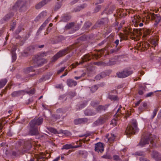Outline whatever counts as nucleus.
<instances>
[{
	"label": "nucleus",
	"mask_w": 161,
	"mask_h": 161,
	"mask_svg": "<svg viewBox=\"0 0 161 161\" xmlns=\"http://www.w3.org/2000/svg\"><path fill=\"white\" fill-rule=\"evenodd\" d=\"M152 19L155 21V24L157 25L161 21V16L159 14H155L153 13H150Z\"/></svg>",
	"instance_id": "obj_13"
},
{
	"label": "nucleus",
	"mask_w": 161,
	"mask_h": 161,
	"mask_svg": "<svg viewBox=\"0 0 161 161\" xmlns=\"http://www.w3.org/2000/svg\"><path fill=\"white\" fill-rule=\"evenodd\" d=\"M43 121V118L42 116H40L38 118H35L32 119L30 122L36 126L41 125Z\"/></svg>",
	"instance_id": "obj_11"
},
{
	"label": "nucleus",
	"mask_w": 161,
	"mask_h": 161,
	"mask_svg": "<svg viewBox=\"0 0 161 161\" xmlns=\"http://www.w3.org/2000/svg\"><path fill=\"white\" fill-rule=\"evenodd\" d=\"M67 110L64 108H60L57 109L56 113L58 114H61V115H62L64 114L65 113Z\"/></svg>",
	"instance_id": "obj_37"
},
{
	"label": "nucleus",
	"mask_w": 161,
	"mask_h": 161,
	"mask_svg": "<svg viewBox=\"0 0 161 161\" xmlns=\"http://www.w3.org/2000/svg\"><path fill=\"white\" fill-rule=\"evenodd\" d=\"M151 157L156 161H161V156L157 151H153L151 154Z\"/></svg>",
	"instance_id": "obj_15"
},
{
	"label": "nucleus",
	"mask_w": 161,
	"mask_h": 161,
	"mask_svg": "<svg viewBox=\"0 0 161 161\" xmlns=\"http://www.w3.org/2000/svg\"><path fill=\"white\" fill-rule=\"evenodd\" d=\"M84 114L86 116H91L95 115L96 113L90 109L87 108L84 111Z\"/></svg>",
	"instance_id": "obj_24"
},
{
	"label": "nucleus",
	"mask_w": 161,
	"mask_h": 161,
	"mask_svg": "<svg viewBox=\"0 0 161 161\" xmlns=\"http://www.w3.org/2000/svg\"><path fill=\"white\" fill-rule=\"evenodd\" d=\"M13 61H15L16 59V53H11Z\"/></svg>",
	"instance_id": "obj_61"
},
{
	"label": "nucleus",
	"mask_w": 161,
	"mask_h": 161,
	"mask_svg": "<svg viewBox=\"0 0 161 161\" xmlns=\"http://www.w3.org/2000/svg\"><path fill=\"white\" fill-rule=\"evenodd\" d=\"M108 98L109 99L114 101L117 100V97L116 96H114L113 95L109 94Z\"/></svg>",
	"instance_id": "obj_45"
},
{
	"label": "nucleus",
	"mask_w": 161,
	"mask_h": 161,
	"mask_svg": "<svg viewBox=\"0 0 161 161\" xmlns=\"http://www.w3.org/2000/svg\"><path fill=\"white\" fill-rule=\"evenodd\" d=\"M108 119V117L107 115H103L100 116L92 124V126L96 127L103 124Z\"/></svg>",
	"instance_id": "obj_4"
},
{
	"label": "nucleus",
	"mask_w": 161,
	"mask_h": 161,
	"mask_svg": "<svg viewBox=\"0 0 161 161\" xmlns=\"http://www.w3.org/2000/svg\"><path fill=\"white\" fill-rule=\"evenodd\" d=\"M113 160L114 161H118L120 160V158L119 156L114 155L113 156Z\"/></svg>",
	"instance_id": "obj_55"
},
{
	"label": "nucleus",
	"mask_w": 161,
	"mask_h": 161,
	"mask_svg": "<svg viewBox=\"0 0 161 161\" xmlns=\"http://www.w3.org/2000/svg\"><path fill=\"white\" fill-rule=\"evenodd\" d=\"M107 108L108 106L106 105L105 106L99 105L95 108V109L97 113H101L102 111H105Z\"/></svg>",
	"instance_id": "obj_19"
},
{
	"label": "nucleus",
	"mask_w": 161,
	"mask_h": 161,
	"mask_svg": "<svg viewBox=\"0 0 161 161\" xmlns=\"http://www.w3.org/2000/svg\"><path fill=\"white\" fill-rule=\"evenodd\" d=\"M31 31H30L29 32H28L25 35V40L28 39L30 36L31 35Z\"/></svg>",
	"instance_id": "obj_62"
},
{
	"label": "nucleus",
	"mask_w": 161,
	"mask_h": 161,
	"mask_svg": "<svg viewBox=\"0 0 161 161\" xmlns=\"http://www.w3.org/2000/svg\"><path fill=\"white\" fill-rule=\"evenodd\" d=\"M74 26V22H71L68 24L65 27V29L69 30L72 27Z\"/></svg>",
	"instance_id": "obj_39"
},
{
	"label": "nucleus",
	"mask_w": 161,
	"mask_h": 161,
	"mask_svg": "<svg viewBox=\"0 0 161 161\" xmlns=\"http://www.w3.org/2000/svg\"><path fill=\"white\" fill-rule=\"evenodd\" d=\"M66 48H68V52L66 53V54L69 52L71 53L70 54L67 55L66 56V58L67 59L70 58L72 56L74 53H75V52L77 49V46L76 44L72 45L70 46L69 47H66Z\"/></svg>",
	"instance_id": "obj_10"
},
{
	"label": "nucleus",
	"mask_w": 161,
	"mask_h": 161,
	"mask_svg": "<svg viewBox=\"0 0 161 161\" xmlns=\"http://www.w3.org/2000/svg\"><path fill=\"white\" fill-rule=\"evenodd\" d=\"M35 48V46H32L27 47L25 50L24 53L25 54H28L29 53H31Z\"/></svg>",
	"instance_id": "obj_26"
},
{
	"label": "nucleus",
	"mask_w": 161,
	"mask_h": 161,
	"mask_svg": "<svg viewBox=\"0 0 161 161\" xmlns=\"http://www.w3.org/2000/svg\"><path fill=\"white\" fill-rule=\"evenodd\" d=\"M119 119L118 118H117V119H112L110 123V125H116V124H117V120Z\"/></svg>",
	"instance_id": "obj_50"
},
{
	"label": "nucleus",
	"mask_w": 161,
	"mask_h": 161,
	"mask_svg": "<svg viewBox=\"0 0 161 161\" xmlns=\"http://www.w3.org/2000/svg\"><path fill=\"white\" fill-rule=\"evenodd\" d=\"M66 83L68 86L70 87H72L73 86H75L77 84L76 81L72 79H67Z\"/></svg>",
	"instance_id": "obj_23"
},
{
	"label": "nucleus",
	"mask_w": 161,
	"mask_h": 161,
	"mask_svg": "<svg viewBox=\"0 0 161 161\" xmlns=\"http://www.w3.org/2000/svg\"><path fill=\"white\" fill-rule=\"evenodd\" d=\"M138 130L136 120V119H133L130 125L127 127L125 131V134L128 137L130 134H135Z\"/></svg>",
	"instance_id": "obj_2"
},
{
	"label": "nucleus",
	"mask_w": 161,
	"mask_h": 161,
	"mask_svg": "<svg viewBox=\"0 0 161 161\" xmlns=\"http://www.w3.org/2000/svg\"><path fill=\"white\" fill-rule=\"evenodd\" d=\"M36 67V65L35 64L33 66H30L25 68L24 70L25 72L29 73L31 72L34 71H35L34 69Z\"/></svg>",
	"instance_id": "obj_30"
},
{
	"label": "nucleus",
	"mask_w": 161,
	"mask_h": 161,
	"mask_svg": "<svg viewBox=\"0 0 161 161\" xmlns=\"http://www.w3.org/2000/svg\"><path fill=\"white\" fill-rule=\"evenodd\" d=\"M41 155L39 156L37 158V161H39V160H41V159H43L45 158V155L42 153Z\"/></svg>",
	"instance_id": "obj_49"
},
{
	"label": "nucleus",
	"mask_w": 161,
	"mask_h": 161,
	"mask_svg": "<svg viewBox=\"0 0 161 161\" xmlns=\"http://www.w3.org/2000/svg\"><path fill=\"white\" fill-rule=\"evenodd\" d=\"M50 1V0H43L36 5V9H39L46 4Z\"/></svg>",
	"instance_id": "obj_18"
},
{
	"label": "nucleus",
	"mask_w": 161,
	"mask_h": 161,
	"mask_svg": "<svg viewBox=\"0 0 161 161\" xmlns=\"http://www.w3.org/2000/svg\"><path fill=\"white\" fill-rule=\"evenodd\" d=\"M158 111V108H155L153 112V114L151 116V119H153L154 117L156 116L157 113Z\"/></svg>",
	"instance_id": "obj_44"
},
{
	"label": "nucleus",
	"mask_w": 161,
	"mask_h": 161,
	"mask_svg": "<svg viewBox=\"0 0 161 161\" xmlns=\"http://www.w3.org/2000/svg\"><path fill=\"white\" fill-rule=\"evenodd\" d=\"M104 144L98 142L95 144V150L96 152L98 153H102L104 150Z\"/></svg>",
	"instance_id": "obj_12"
},
{
	"label": "nucleus",
	"mask_w": 161,
	"mask_h": 161,
	"mask_svg": "<svg viewBox=\"0 0 161 161\" xmlns=\"http://www.w3.org/2000/svg\"><path fill=\"white\" fill-rule=\"evenodd\" d=\"M61 6V4L60 3H57L55 6V7L54 9V11H57L58 9Z\"/></svg>",
	"instance_id": "obj_46"
},
{
	"label": "nucleus",
	"mask_w": 161,
	"mask_h": 161,
	"mask_svg": "<svg viewBox=\"0 0 161 161\" xmlns=\"http://www.w3.org/2000/svg\"><path fill=\"white\" fill-rule=\"evenodd\" d=\"M152 137V135L151 134L148 137L146 136L144 138H142L139 145L141 146H143L146 144H148L150 142L151 143H152L153 140L151 139Z\"/></svg>",
	"instance_id": "obj_7"
},
{
	"label": "nucleus",
	"mask_w": 161,
	"mask_h": 161,
	"mask_svg": "<svg viewBox=\"0 0 161 161\" xmlns=\"http://www.w3.org/2000/svg\"><path fill=\"white\" fill-rule=\"evenodd\" d=\"M108 21V18H102L100 20H98L95 25H97V27H100L101 25H103L104 24L107 22Z\"/></svg>",
	"instance_id": "obj_21"
},
{
	"label": "nucleus",
	"mask_w": 161,
	"mask_h": 161,
	"mask_svg": "<svg viewBox=\"0 0 161 161\" xmlns=\"http://www.w3.org/2000/svg\"><path fill=\"white\" fill-rule=\"evenodd\" d=\"M44 24H42V25L40 26L39 29L38 30L36 33V35L38 36L39 35V34L41 33L42 31V29H43V28L45 27V26L44 25Z\"/></svg>",
	"instance_id": "obj_42"
},
{
	"label": "nucleus",
	"mask_w": 161,
	"mask_h": 161,
	"mask_svg": "<svg viewBox=\"0 0 161 161\" xmlns=\"http://www.w3.org/2000/svg\"><path fill=\"white\" fill-rule=\"evenodd\" d=\"M29 134L31 136H35L39 134L38 127L29 122Z\"/></svg>",
	"instance_id": "obj_8"
},
{
	"label": "nucleus",
	"mask_w": 161,
	"mask_h": 161,
	"mask_svg": "<svg viewBox=\"0 0 161 161\" xmlns=\"http://www.w3.org/2000/svg\"><path fill=\"white\" fill-rule=\"evenodd\" d=\"M101 76L102 78H103L107 75V74L104 72H102L100 73Z\"/></svg>",
	"instance_id": "obj_59"
},
{
	"label": "nucleus",
	"mask_w": 161,
	"mask_h": 161,
	"mask_svg": "<svg viewBox=\"0 0 161 161\" xmlns=\"http://www.w3.org/2000/svg\"><path fill=\"white\" fill-rule=\"evenodd\" d=\"M31 147L32 145L30 141H28L25 142L24 143L23 147L21 148L20 150H19V154L22 155L25 153H29Z\"/></svg>",
	"instance_id": "obj_5"
},
{
	"label": "nucleus",
	"mask_w": 161,
	"mask_h": 161,
	"mask_svg": "<svg viewBox=\"0 0 161 161\" xmlns=\"http://www.w3.org/2000/svg\"><path fill=\"white\" fill-rule=\"evenodd\" d=\"M47 12L46 11H43L37 16L35 19L36 22L38 21L40 19L44 18L47 15Z\"/></svg>",
	"instance_id": "obj_22"
},
{
	"label": "nucleus",
	"mask_w": 161,
	"mask_h": 161,
	"mask_svg": "<svg viewBox=\"0 0 161 161\" xmlns=\"http://www.w3.org/2000/svg\"><path fill=\"white\" fill-rule=\"evenodd\" d=\"M98 88V87L97 86L95 85L92 87L91 89V91L92 93H94L95 92Z\"/></svg>",
	"instance_id": "obj_47"
},
{
	"label": "nucleus",
	"mask_w": 161,
	"mask_h": 161,
	"mask_svg": "<svg viewBox=\"0 0 161 161\" xmlns=\"http://www.w3.org/2000/svg\"><path fill=\"white\" fill-rule=\"evenodd\" d=\"M114 10V6H110L108 8H105L104 11L101 13V15L104 13L107 14H109L113 13V11Z\"/></svg>",
	"instance_id": "obj_16"
},
{
	"label": "nucleus",
	"mask_w": 161,
	"mask_h": 161,
	"mask_svg": "<svg viewBox=\"0 0 161 161\" xmlns=\"http://www.w3.org/2000/svg\"><path fill=\"white\" fill-rule=\"evenodd\" d=\"M133 72L129 69H125L121 72V78H124L127 77L132 74Z\"/></svg>",
	"instance_id": "obj_17"
},
{
	"label": "nucleus",
	"mask_w": 161,
	"mask_h": 161,
	"mask_svg": "<svg viewBox=\"0 0 161 161\" xmlns=\"http://www.w3.org/2000/svg\"><path fill=\"white\" fill-rule=\"evenodd\" d=\"M161 92V90H158V91H156L155 92H149V93H147L145 97H151L152 96H153L154 95V93L155 92Z\"/></svg>",
	"instance_id": "obj_48"
},
{
	"label": "nucleus",
	"mask_w": 161,
	"mask_h": 161,
	"mask_svg": "<svg viewBox=\"0 0 161 161\" xmlns=\"http://www.w3.org/2000/svg\"><path fill=\"white\" fill-rule=\"evenodd\" d=\"M143 37L144 38H147L151 33L150 30L148 29H145L143 30Z\"/></svg>",
	"instance_id": "obj_35"
},
{
	"label": "nucleus",
	"mask_w": 161,
	"mask_h": 161,
	"mask_svg": "<svg viewBox=\"0 0 161 161\" xmlns=\"http://www.w3.org/2000/svg\"><path fill=\"white\" fill-rule=\"evenodd\" d=\"M16 25V21H15L14 22L12 25H11V27L10 29V31H13L15 29Z\"/></svg>",
	"instance_id": "obj_54"
},
{
	"label": "nucleus",
	"mask_w": 161,
	"mask_h": 161,
	"mask_svg": "<svg viewBox=\"0 0 161 161\" xmlns=\"http://www.w3.org/2000/svg\"><path fill=\"white\" fill-rule=\"evenodd\" d=\"M21 31V27L19 26L15 31V33L16 34H18Z\"/></svg>",
	"instance_id": "obj_60"
},
{
	"label": "nucleus",
	"mask_w": 161,
	"mask_h": 161,
	"mask_svg": "<svg viewBox=\"0 0 161 161\" xmlns=\"http://www.w3.org/2000/svg\"><path fill=\"white\" fill-rule=\"evenodd\" d=\"M119 49L117 48L114 49H112L110 50V53H116L118 52Z\"/></svg>",
	"instance_id": "obj_63"
},
{
	"label": "nucleus",
	"mask_w": 161,
	"mask_h": 161,
	"mask_svg": "<svg viewBox=\"0 0 161 161\" xmlns=\"http://www.w3.org/2000/svg\"><path fill=\"white\" fill-rule=\"evenodd\" d=\"M92 25V24L90 22H89V21L86 22L84 24V26H83V28L86 30L87 29Z\"/></svg>",
	"instance_id": "obj_40"
},
{
	"label": "nucleus",
	"mask_w": 161,
	"mask_h": 161,
	"mask_svg": "<svg viewBox=\"0 0 161 161\" xmlns=\"http://www.w3.org/2000/svg\"><path fill=\"white\" fill-rule=\"evenodd\" d=\"M142 47L141 49L142 51H144L147 50L150 47V44L147 42H144L142 44Z\"/></svg>",
	"instance_id": "obj_29"
},
{
	"label": "nucleus",
	"mask_w": 161,
	"mask_h": 161,
	"mask_svg": "<svg viewBox=\"0 0 161 161\" xmlns=\"http://www.w3.org/2000/svg\"><path fill=\"white\" fill-rule=\"evenodd\" d=\"M122 29L123 33H121V40L127 39V36L129 35L132 36L136 33H138L139 32V31L138 29H134L132 31V30L127 27H125L124 28H122Z\"/></svg>",
	"instance_id": "obj_3"
},
{
	"label": "nucleus",
	"mask_w": 161,
	"mask_h": 161,
	"mask_svg": "<svg viewBox=\"0 0 161 161\" xmlns=\"http://www.w3.org/2000/svg\"><path fill=\"white\" fill-rule=\"evenodd\" d=\"M21 13L26 12L28 9L27 1L25 0H18L12 7V10L17 11L18 9Z\"/></svg>",
	"instance_id": "obj_1"
},
{
	"label": "nucleus",
	"mask_w": 161,
	"mask_h": 161,
	"mask_svg": "<svg viewBox=\"0 0 161 161\" xmlns=\"http://www.w3.org/2000/svg\"><path fill=\"white\" fill-rule=\"evenodd\" d=\"M35 90L34 89H32L27 92V93L29 94H33L35 93Z\"/></svg>",
	"instance_id": "obj_58"
},
{
	"label": "nucleus",
	"mask_w": 161,
	"mask_h": 161,
	"mask_svg": "<svg viewBox=\"0 0 161 161\" xmlns=\"http://www.w3.org/2000/svg\"><path fill=\"white\" fill-rule=\"evenodd\" d=\"M69 149H72V145L71 144H66L63 145L61 148L62 150Z\"/></svg>",
	"instance_id": "obj_38"
},
{
	"label": "nucleus",
	"mask_w": 161,
	"mask_h": 161,
	"mask_svg": "<svg viewBox=\"0 0 161 161\" xmlns=\"http://www.w3.org/2000/svg\"><path fill=\"white\" fill-rule=\"evenodd\" d=\"M135 154L138 156H143L144 155V153L143 152H136L135 153Z\"/></svg>",
	"instance_id": "obj_57"
},
{
	"label": "nucleus",
	"mask_w": 161,
	"mask_h": 161,
	"mask_svg": "<svg viewBox=\"0 0 161 161\" xmlns=\"http://www.w3.org/2000/svg\"><path fill=\"white\" fill-rule=\"evenodd\" d=\"M86 6V5L84 4L80 6L77 7L76 8H74V11L77 12L80 11L81 9L84 8Z\"/></svg>",
	"instance_id": "obj_36"
},
{
	"label": "nucleus",
	"mask_w": 161,
	"mask_h": 161,
	"mask_svg": "<svg viewBox=\"0 0 161 161\" xmlns=\"http://www.w3.org/2000/svg\"><path fill=\"white\" fill-rule=\"evenodd\" d=\"M33 61L36 65L37 67L42 65L45 63L46 62V59L43 58L40 59L38 56H36L33 58Z\"/></svg>",
	"instance_id": "obj_9"
},
{
	"label": "nucleus",
	"mask_w": 161,
	"mask_h": 161,
	"mask_svg": "<svg viewBox=\"0 0 161 161\" xmlns=\"http://www.w3.org/2000/svg\"><path fill=\"white\" fill-rule=\"evenodd\" d=\"M22 92V91H14L12 93L11 96L13 97L19 96L21 95Z\"/></svg>",
	"instance_id": "obj_31"
},
{
	"label": "nucleus",
	"mask_w": 161,
	"mask_h": 161,
	"mask_svg": "<svg viewBox=\"0 0 161 161\" xmlns=\"http://www.w3.org/2000/svg\"><path fill=\"white\" fill-rule=\"evenodd\" d=\"M66 68V67H64L61 68L58 71L57 74H59L63 72Z\"/></svg>",
	"instance_id": "obj_56"
},
{
	"label": "nucleus",
	"mask_w": 161,
	"mask_h": 161,
	"mask_svg": "<svg viewBox=\"0 0 161 161\" xmlns=\"http://www.w3.org/2000/svg\"><path fill=\"white\" fill-rule=\"evenodd\" d=\"M99 103L98 101H92L91 103V105L93 107H95Z\"/></svg>",
	"instance_id": "obj_53"
},
{
	"label": "nucleus",
	"mask_w": 161,
	"mask_h": 161,
	"mask_svg": "<svg viewBox=\"0 0 161 161\" xmlns=\"http://www.w3.org/2000/svg\"><path fill=\"white\" fill-rule=\"evenodd\" d=\"M52 117L53 119L55 121L59 119L60 118L61 116L58 114H53L52 115Z\"/></svg>",
	"instance_id": "obj_43"
},
{
	"label": "nucleus",
	"mask_w": 161,
	"mask_h": 161,
	"mask_svg": "<svg viewBox=\"0 0 161 161\" xmlns=\"http://www.w3.org/2000/svg\"><path fill=\"white\" fill-rule=\"evenodd\" d=\"M149 42L151 44L152 47L153 48L156 47L157 45V41L155 39H150Z\"/></svg>",
	"instance_id": "obj_34"
},
{
	"label": "nucleus",
	"mask_w": 161,
	"mask_h": 161,
	"mask_svg": "<svg viewBox=\"0 0 161 161\" xmlns=\"http://www.w3.org/2000/svg\"><path fill=\"white\" fill-rule=\"evenodd\" d=\"M92 57L89 54L85 55L82 58V61L80 63V64H82L85 62L89 61L92 58Z\"/></svg>",
	"instance_id": "obj_28"
},
{
	"label": "nucleus",
	"mask_w": 161,
	"mask_h": 161,
	"mask_svg": "<svg viewBox=\"0 0 161 161\" xmlns=\"http://www.w3.org/2000/svg\"><path fill=\"white\" fill-rule=\"evenodd\" d=\"M71 18V15L68 14H63L62 16L61 21L67 22L69 21Z\"/></svg>",
	"instance_id": "obj_25"
},
{
	"label": "nucleus",
	"mask_w": 161,
	"mask_h": 161,
	"mask_svg": "<svg viewBox=\"0 0 161 161\" xmlns=\"http://www.w3.org/2000/svg\"><path fill=\"white\" fill-rule=\"evenodd\" d=\"M106 137L110 142H114L115 138V136L112 134H111L110 135L108 134H107Z\"/></svg>",
	"instance_id": "obj_27"
},
{
	"label": "nucleus",
	"mask_w": 161,
	"mask_h": 161,
	"mask_svg": "<svg viewBox=\"0 0 161 161\" xmlns=\"http://www.w3.org/2000/svg\"><path fill=\"white\" fill-rule=\"evenodd\" d=\"M86 104L85 103L83 102L79 105L77 106L76 108L78 109H81L84 108L86 106Z\"/></svg>",
	"instance_id": "obj_41"
},
{
	"label": "nucleus",
	"mask_w": 161,
	"mask_h": 161,
	"mask_svg": "<svg viewBox=\"0 0 161 161\" xmlns=\"http://www.w3.org/2000/svg\"><path fill=\"white\" fill-rule=\"evenodd\" d=\"M14 15L13 13H9L6 14L1 20L2 23H4L5 22L9 20L11 17H12Z\"/></svg>",
	"instance_id": "obj_20"
},
{
	"label": "nucleus",
	"mask_w": 161,
	"mask_h": 161,
	"mask_svg": "<svg viewBox=\"0 0 161 161\" xmlns=\"http://www.w3.org/2000/svg\"><path fill=\"white\" fill-rule=\"evenodd\" d=\"M20 154H19V150L17 152H16L15 151H12V155L13 156H15V157H17V156H19Z\"/></svg>",
	"instance_id": "obj_52"
},
{
	"label": "nucleus",
	"mask_w": 161,
	"mask_h": 161,
	"mask_svg": "<svg viewBox=\"0 0 161 161\" xmlns=\"http://www.w3.org/2000/svg\"><path fill=\"white\" fill-rule=\"evenodd\" d=\"M88 121V119L86 118H78L74 120V124L75 125L85 124L87 123Z\"/></svg>",
	"instance_id": "obj_14"
},
{
	"label": "nucleus",
	"mask_w": 161,
	"mask_h": 161,
	"mask_svg": "<svg viewBox=\"0 0 161 161\" xmlns=\"http://www.w3.org/2000/svg\"><path fill=\"white\" fill-rule=\"evenodd\" d=\"M8 81L6 78L2 79L0 80V89L6 85Z\"/></svg>",
	"instance_id": "obj_32"
},
{
	"label": "nucleus",
	"mask_w": 161,
	"mask_h": 161,
	"mask_svg": "<svg viewBox=\"0 0 161 161\" xmlns=\"http://www.w3.org/2000/svg\"><path fill=\"white\" fill-rule=\"evenodd\" d=\"M101 8V5H97L96 7L94 9V13H96L98 12Z\"/></svg>",
	"instance_id": "obj_51"
},
{
	"label": "nucleus",
	"mask_w": 161,
	"mask_h": 161,
	"mask_svg": "<svg viewBox=\"0 0 161 161\" xmlns=\"http://www.w3.org/2000/svg\"><path fill=\"white\" fill-rule=\"evenodd\" d=\"M68 48H65L64 49L59 51L52 58L51 62H54L60 57L64 56L68 52Z\"/></svg>",
	"instance_id": "obj_6"
},
{
	"label": "nucleus",
	"mask_w": 161,
	"mask_h": 161,
	"mask_svg": "<svg viewBox=\"0 0 161 161\" xmlns=\"http://www.w3.org/2000/svg\"><path fill=\"white\" fill-rule=\"evenodd\" d=\"M47 129L50 132L52 133L55 134H57L58 133V131L56 129L52 127H47Z\"/></svg>",
	"instance_id": "obj_33"
},
{
	"label": "nucleus",
	"mask_w": 161,
	"mask_h": 161,
	"mask_svg": "<svg viewBox=\"0 0 161 161\" xmlns=\"http://www.w3.org/2000/svg\"><path fill=\"white\" fill-rule=\"evenodd\" d=\"M140 161H150L148 159L144 157H141L140 158Z\"/></svg>",
	"instance_id": "obj_64"
}]
</instances>
